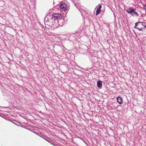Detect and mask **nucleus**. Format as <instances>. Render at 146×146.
<instances>
[{
    "mask_svg": "<svg viewBox=\"0 0 146 146\" xmlns=\"http://www.w3.org/2000/svg\"><path fill=\"white\" fill-rule=\"evenodd\" d=\"M44 22L46 27L48 28L49 27H51L53 28H55L53 27L54 24V21L50 17V18L48 17L45 18L44 20Z\"/></svg>",
    "mask_w": 146,
    "mask_h": 146,
    "instance_id": "1",
    "label": "nucleus"
},
{
    "mask_svg": "<svg viewBox=\"0 0 146 146\" xmlns=\"http://www.w3.org/2000/svg\"><path fill=\"white\" fill-rule=\"evenodd\" d=\"M64 21L63 19V16L61 18H60L58 19L55 20V22H54L53 27L55 28H57L59 27L62 26L64 23Z\"/></svg>",
    "mask_w": 146,
    "mask_h": 146,
    "instance_id": "2",
    "label": "nucleus"
},
{
    "mask_svg": "<svg viewBox=\"0 0 146 146\" xmlns=\"http://www.w3.org/2000/svg\"><path fill=\"white\" fill-rule=\"evenodd\" d=\"M136 10L135 9H133L132 8H129L126 9V11L132 15L136 14L137 16L138 15L137 13L135 11Z\"/></svg>",
    "mask_w": 146,
    "mask_h": 146,
    "instance_id": "3",
    "label": "nucleus"
},
{
    "mask_svg": "<svg viewBox=\"0 0 146 146\" xmlns=\"http://www.w3.org/2000/svg\"><path fill=\"white\" fill-rule=\"evenodd\" d=\"M62 15L60 13H53L52 16L51 18L53 20L54 22H55V20L58 19L60 18H61Z\"/></svg>",
    "mask_w": 146,
    "mask_h": 146,
    "instance_id": "4",
    "label": "nucleus"
},
{
    "mask_svg": "<svg viewBox=\"0 0 146 146\" xmlns=\"http://www.w3.org/2000/svg\"><path fill=\"white\" fill-rule=\"evenodd\" d=\"M135 27H140L141 28H143V27L146 28V23L145 22H137L135 23Z\"/></svg>",
    "mask_w": 146,
    "mask_h": 146,
    "instance_id": "5",
    "label": "nucleus"
},
{
    "mask_svg": "<svg viewBox=\"0 0 146 146\" xmlns=\"http://www.w3.org/2000/svg\"><path fill=\"white\" fill-rule=\"evenodd\" d=\"M60 8L64 11L67 10L66 5L64 3H62L60 5Z\"/></svg>",
    "mask_w": 146,
    "mask_h": 146,
    "instance_id": "6",
    "label": "nucleus"
},
{
    "mask_svg": "<svg viewBox=\"0 0 146 146\" xmlns=\"http://www.w3.org/2000/svg\"><path fill=\"white\" fill-rule=\"evenodd\" d=\"M101 7L102 5H99L97 7H96V8L97 10L96 11V15H98L99 13L101 10Z\"/></svg>",
    "mask_w": 146,
    "mask_h": 146,
    "instance_id": "7",
    "label": "nucleus"
},
{
    "mask_svg": "<svg viewBox=\"0 0 146 146\" xmlns=\"http://www.w3.org/2000/svg\"><path fill=\"white\" fill-rule=\"evenodd\" d=\"M97 86L99 88H101L102 87V83L100 80H98L97 81Z\"/></svg>",
    "mask_w": 146,
    "mask_h": 146,
    "instance_id": "8",
    "label": "nucleus"
},
{
    "mask_svg": "<svg viewBox=\"0 0 146 146\" xmlns=\"http://www.w3.org/2000/svg\"><path fill=\"white\" fill-rule=\"evenodd\" d=\"M119 104H121L123 103V100L121 98L119 97Z\"/></svg>",
    "mask_w": 146,
    "mask_h": 146,
    "instance_id": "9",
    "label": "nucleus"
},
{
    "mask_svg": "<svg viewBox=\"0 0 146 146\" xmlns=\"http://www.w3.org/2000/svg\"><path fill=\"white\" fill-rule=\"evenodd\" d=\"M135 28H136L137 29H138L140 31H142V28H140V27H135Z\"/></svg>",
    "mask_w": 146,
    "mask_h": 146,
    "instance_id": "10",
    "label": "nucleus"
},
{
    "mask_svg": "<svg viewBox=\"0 0 146 146\" xmlns=\"http://www.w3.org/2000/svg\"><path fill=\"white\" fill-rule=\"evenodd\" d=\"M144 9L145 10L146 12V4L144 5Z\"/></svg>",
    "mask_w": 146,
    "mask_h": 146,
    "instance_id": "11",
    "label": "nucleus"
},
{
    "mask_svg": "<svg viewBox=\"0 0 146 146\" xmlns=\"http://www.w3.org/2000/svg\"><path fill=\"white\" fill-rule=\"evenodd\" d=\"M47 142H48V143H50L52 144V145L54 144H53V143L52 142L50 141L49 140H48L47 141Z\"/></svg>",
    "mask_w": 146,
    "mask_h": 146,
    "instance_id": "12",
    "label": "nucleus"
},
{
    "mask_svg": "<svg viewBox=\"0 0 146 146\" xmlns=\"http://www.w3.org/2000/svg\"><path fill=\"white\" fill-rule=\"evenodd\" d=\"M117 101L118 103H119V96L117 97Z\"/></svg>",
    "mask_w": 146,
    "mask_h": 146,
    "instance_id": "13",
    "label": "nucleus"
},
{
    "mask_svg": "<svg viewBox=\"0 0 146 146\" xmlns=\"http://www.w3.org/2000/svg\"><path fill=\"white\" fill-rule=\"evenodd\" d=\"M114 18H115V19H114V20H115V21H116V18H115V14L114 13Z\"/></svg>",
    "mask_w": 146,
    "mask_h": 146,
    "instance_id": "14",
    "label": "nucleus"
},
{
    "mask_svg": "<svg viewBox=\"0 0 146 146\" xmlns=\"http://www.w3.org/2000/svg\"><path fill=\"white\" fill-rule=\"evenodd\" d=\"M44 139L46 141H47L48 140H47V139H45V138H44Z\"/></svg>",
    "mask_w": 146,
    "mask_h": 146,
    "instance_id": "15",
    "label": "nucleus"
},
{
    "mask_svg": "<svg viewBox=\"0 0 146 146\" xmlns=\"http://www.w3.org/2000/svg\"><path fill=\"white\" fill-rule=\"evenodd\" d=\"M40 137L43 139L44 138L42 137H41V136H40Z\"/></svg>",
    "mask_w": 146,
    "mask_h": 146,
    "instance_id": "16",
    "label": "nucleus"
}]
</instances>
